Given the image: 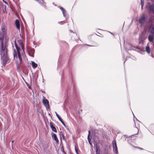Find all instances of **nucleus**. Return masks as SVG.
Here are the masks:
<instances>
[{
	"label": "nucleus",
	"mask_w": 154,
	"mask_h": 154,
	"mask_svg": "<svg viewBox=\"0 0 154 154\" xmlns=\"http://www.w3.org/2000/svg\"><path fill=\"white\" fill-rule=\"evenodd\" d=\"M91 138H91L89 137V139H88V141H89V143L90 144V145H91L92 144L91 143L90 141Z\"/></svg>",
	"instance_id": "bb28decb"
},
{
	"label": "nucleus",
	"mask_w": 154,
	"mask_h": 154,
	"mask_svg": "<svg viewBox=\"0 0 154 154\" xmlns=\"http://www.w3.org/2000/svg\"><path fill=\"white\" fill-rule=\"evenodd\" d=\"M26 85H27V86L29 88V89H31V87L30 86V85H29V84L27 82H26Z\"/></svg>",
	"instance_id": "393cba45"
},
{
	"label": "nucleus",
	"mask_w": 154,
	"mask_h": 154,
	"mask_svg": "<svg viewBox=\"0 0 154 154\" xmlns=\"http://www.w3.org/2000/svg\"><path fill=\"white\" fill-rule=\"evenodd\" d=\"M65 127L68 128L67 126L65 124V125H64Z\"/></svg>",
	"instance_id": "72a5a7b5"
},
{
	"label": "nucleus",
	"mask_w": 154,
	"mask_h": 154,
	"mask_svg": "<svg viewBox=\"0 0 154 154\" xmlns=\"http://www.w3.org/2000/svg\"><path fill=\"white\" fill-rule=\"evenodd\" d=\"M126 60H125L124 61V63H125V61H126Z\"/></svg>",
	"instance_id": "4c0bfd02"
},
{
	"label": "nucleus",
	"mask_w": 154,
	"mask_h": 154,
	"mask_svg": "<svg viewBox=\"0 0 154 154\" xmlns=\"http://www.w3.org/2000/svg\"><path fill=\"white\" fill-rule=\"evenodd\" d=\"M19 45L21 47L22 49L23 50V51H24V46L23 44L21 42V41H19Z\"/></svg>",
	"instance_id": "4468645a"
},
{
	"label": "nucleus",
	"mask_w": 154,
	"mask_h": 154,
	"mask_svg": "<svg viewBox=\"0 0 154 154\" xmlns=\"http://www.w3.org/2000/svg\"><path fill=\"white\" fill-rule=\"evenodd\" d=\"M142 0H141V5H143V6L144 3H143V2L142 1Z\"/></svg>",
	"instance_id": "cd10ccee"
},
{
	"label": "nucleus",
	"mask_w": 154,
	"mask_h": 154,
	"mask_svg": "<svg viewBox=\"0 0 154 154\" xmlns=\"http://www.w3.org/2000/svg\"><path fill=\"white\" fill-rule=\"evenodd\" d=\"M62 13H63V16L65 17H66V13L65 11H64Z\"/></svg>",
	"instance_id": "b1692460"
},
{
	"label": "nucleus",
	"mask_w": 154,
	"mask_h": 154,
	"mask_svg": "<svg viewBox=\"0 0 154 154\" xmlns=\"http://www.w3.org/2000/svg\"><path fill=\"white\" fill-rule=\"evenodd\" d=\"M146 18L144 14L142 16L139 18L138 20L141 26H143L144 25L146 22Z\"/></svg>",
	"instance_id": "7ed1b4c3"
},
{
	"label": "nucleus",
	"mask_w": 154,
	"mask_h": 154,
	"mask_svg": "<svg viewBox=\"0 0 154 154\" xmlns=\"http://www.w3.org/2000/svg\"><path fill=\"white\" fill-rule=\"evenodd\" d=\"M38 3H39L42 6L44 5V2L43 0H38Z\"/></svg>",
	"instance_id": "a211bd4d"
},
{
	"label": "nucleus",
	"mask_w": 154,
	"mask_h": 154,
	"mask_svg": "<svg viewBox=\"0 0 154 154\" xmlns=\"http://www.w3.org/2000/svg\"><path fill=\"white\" fill-rule=\"evenodd\" d=\"M14 42L15 46L16 48L17 51H20V48L19 47H18L16 41H15Z\"/></svg>",
	"instance_id": "dca6fc26"
},
{
	"label": "nucleus",
	"mask_w": 154,
	"mask_h": 154,
	"mask_svg": "<svg viewBox=\"0 0 154 154\" xmlns=\"http://www.w3.org/2000/svg\"><path fill=\"white\" fill-rule=\"evenodd\" d=\"M29 54L31 56L33 57L34 54L35 52V50L34 49L31 48H28Z\"/></svg>",
	"instance_id": "39448f33"
},
{
	"label": "nucleus",
	"mask_w": 154,
	"mask_h": 154,
	"mask_svg": "<svg viewBox=\"0 0 154 154\" xmlns=\"http://www.w3.org/2000/svg\"><path fill=\"white\" fill-rule=\"evenodd\" d=\"M137 148H138L139 149H141V150L143 149V148H140V147H137Z\"/></svg>",
	"instance_id": "2f4dec72"
},
{
	"label": "nucleus",
	"mask_w": 154,
	"mask_h": 154,
	"mask_svg": "<svg viewBox=\"0 0 154 154\" xmlns=\"http://www.w3.org/2000/svg\"><path fill=\"white\" fill-rule=\"evenodd\" d=\"M52 138L57 143L59 142V140L57 137L56 135L53 133H52Z\"/></svg>",
	"instance_id": "0eeeda50"
},
{
	"label": "nucleus",
	"mask_w": 154,
	"mask_h": 154,
	"mask_svg": "<svg viewBox=\"0 0 154 154\" xmlns=\"http://www.w3.org/2000/svg\"><path fill=\"white\" fill-rule=\"evenodd\" d=\"M21 17H22V19L23 20V21L24 22V23H25V21L24 18H23V16H21Z\"/></svg>",
	"instance_id": "c85d7f7f"
},
{
	"label": "nucleus",
	"mask_w": 154,
	"mask_h": 154,
	"mask_svg": "<svg viewBox=\"0 0 154 154\" xmlns=\"http://www.w3.org/2000/svg\"><path fill=\"white\" fill-rule=\"evenodd\" d=\"M55 113H56V116H57V118L59 119V120L62 123V124L63 125H65V124L63 122L62 119L61 118V117L56 112Z\"/></svg>",
	"instance_id": "9d476101"
},
{
	"label": "nucleus",
	"mask_w": 154,
	"mask_h": 154,
	"mask_svg": "<svg viewBox=\"0 0 154 154\" xmlns=\"http://www.w3.org/2000/svg\"><path fill=\"white\" fill-rule=\"evenodd\" d=\"M146 51L147 52L148 54L150 53V49L149 47V46H148V45H147L146 47Z\"/></svg>",
	"instance_id": "f3484780"
},
{
	"label": "nucleus",
	"mask_w": 154,
	"mask_h": 154,
	"mask_svg": "<svg viewBox=\"0 0 154 154\" xmlns=\"http://www.w3.org/2000/svg\"><path fill=\"white\" fill-rule=\"evenodd\" d=\"M60 136L61 139H63V140H65V137L64 135L61 132H60Z\"/></svg>",
	"instance_id": "6ab92c4d"
},
{
	"label": "nucleus",
	"mask_w": 154,
	"mask_h": 154,
	"mask_svg": "<svg viewBox=\"0 0 154 154\" xmlns=\"http://www.w3.org/2000/svg\"><path fill=\"white\" fill-rule=\"evenodd\" d=\"M70 31L71 32H73V31H72L71 30H70Z\"/></svg>",
	"instance_id": "c9c22d12"
},
{
	"label": "nucleus",
	"mask_w": 154,
	"mask_h": 154,
	"mask_svg": "<svg viewBox=\"0 0 154 154\" xmlns=\"http://www.w3.org/2000/svg\"><path fill=\"white\" fill-rule=\"evenodd\" d=\"M151 43H152V46H153V48H154V40H153V41H152V42H151Z\"/></svg>",
	"instance_id": "c756f323"
},
{
	"label": "nucleus",
	"mask_w": 154,
	"mask_h": 154,
	"mask_svg": "<svg viewBox=\"0 0 154 154\" xmlns=\"http://www.w3.org/2000/svg\"><path fill=\"white\" fill-rule=\"evenodd\" d=\"M110 32L111 34H112V33L110 32Z\"/></svg>",
	"instance_id": "58836bf2"
},
{
	"label": "nucleus",
	"mask_w": 154,
	"mask_h": 154,
	"mask_svg": "<svg viewBox=\"0 0 154 154\" xmlns=\"http://www.w3.org/2000/svg\"><path fill=\"white\" fill-rule=\"evenodd\" d=\"M67 129H68V130H69V128H66Z\"/></svg>",
	"instance_id": "e433bc0d"
},
{
	"label": "nucleus",
	"mask_w": 154,
	"mask_h": 154,
	"mask_svg": "<svg viewBox=\"0 0 154 154\" xmlns=\"http://www.w3.org/2000/svg\"><path fill=\"white\" fill-rule=\"evenodd\" d=\"M143 5H141V8L142 9H143Z\"/></svg>",
	"instance_id": "473e14b6"
},
{
	"label": "nucleus",
	"mask_w": 154,
	"mask_h": 154,
	"mask_svg": "<svg viewBox=\"0 0 154 154\" xmlns=\"http://www.w3.org/2000/svg\"><path fill=\"white\" fill-rule=\"evenodd\" d=\"M31 63L32 66L33 68H35L37 67V64L36 63H35L34 61H32Z\"/></svg>",
	"instance_id": "2eb2a0df"
},
{
	"label": "nucleus",
	"mask_w": 154,
	"mask_h": 154,
	"mask_svg": "<svg viewBox=\"0 0 154 154\" xmlns=\"http://www.w3.org/2000/svg\"><path fill=\"white\" fill-rule=\"evenodd\" d=\"M50 126L52 130L55 132H57V130L55 127L54 126L53 123L51 122L50 123Z\"/></svg>",
	"instance_id": "1a4fd4ad"
},
{
	"label": "nucleus",
	"mask_w": 154,
	"mask_h": 154,
	"mask_svg": "<svg viewBox=\"0 0 154 154\" xmlns=\"http://www.w3.org/2000/svg\"><path fill=\"white\" fill-rule=\"evenodd\" d=\"M149 31L150 33L154 35V25H151L149 27Z\"/></svg>",
	"instance_id": "423d86ee"
},
{
	"label": "nucleus",
	"mask_w": 154,
	"mask_h": 154,
	"mask_svg": "<svg viewBox=\"0 0 154 154\" xmlns=\"http://www.w3.org/2000/svg\"><path fill=\"white\" fill-rule=\"evenodd\" d=\"M60 9L63 12V11H65L63 9V8L61 7H60Z\"/></svg>",
	"instance_id": "a878e982"
},
{
	"label": "nucleus",
	"mask_w": 154,
	"mask_h": 154,
	"mask_svg": "<svg viewBox=\"0 0 154 154\" xmlns=\"http://www.w3.org/2000/svg\"><path fill=\"white\" fill-rule=\"evenodd\" d=\"M100 151L99 148L98 147H96V154H100Z\"/></svg>",
	"instance_id": "aec40b11"
},
{
	"label": "nucleus",
	"mask_w": 154,
	"mask_h": 154,
	"mask_svg": "<svg viewBox=\"0 0 154 154\" xmlns=\"http://www.w3.org/2000/svg\"><path fill=\"white\" fill-rule=\"evenodd\" d=\"M148 39L149 41L150 42H151L154 40V38L153 36V35L151 34H149L148 36Z\"/></svg>",
	"instance_id": "6e6552de"
},
{
	"label": "nucleus",
	"mask_w": 154,
	"mask_h": 154,
	"mask_svg": "<svg viewBox=\"0 0 154 154\" xmlns=\"http://www.w3.org/2000/svg\"><path fill=\"white\" fill-rule=\"evenodd\" d=\"M6 35V34L0 32V40L1 41L0 51L2 64L3 66H5L6 63L9 60L7 54L8 50L6 48V44L3 42L4 37Z\"/></svg>",
	"instance_id": "f257e3e1"
},
{
	"label": "nucleus",
	"mask_w": 154,
	"mask_h": 154,
	"mask_svg": "<svg viewBox=\"0 0 154 154\" xmlns=\"http://www.w3.org/2000/svg\"><path fill=\"white\" fill-rule=\"evenodd\" d=\"M13 55L14 58L16 57L18 58L19 60H20V62H21L22 61V59L21 57V54L20 52V51H17V53L15 49H14Z\"/></svg>",
	"instance_id": "f03ea898"
},
{
	"label": "nucleus",
	"mask_w": 154,
	"mask_h": 154,
	"mask_svg": "<svg viewBox=\"0 0 154 154\" xmlns=\"http://www.w3.org/2000/svg\"><path fill=\"white\" fill-rule=\"evenodd\" d=\"M15 24L16 25L17 28L19 30L20 29V24L19 20L17 19L15 20Z\"/></svg>",
	"instance_id": "9b49d317"
},
{
	"label": "nucleus",
	"mask_w": 154,
	"mask_h": 154,
	"mask_svg": "<svg viewBox=\"0 0 154 154\" xmlns=\"http://www.w3.org/2000/svg\"><path fill=\"white\" fill-rule=\"evenodd\" d=\"M1 29L2 31V33L5 34H7V32L5 31V26L4 24H2L1 26Z\"/></svg>",
	"instance_id": "f8f14e48"
},
{
	"label": "nucleus",
	"mask_w": 154,
	"mask_h": 154,
	"mask_svg": "<svg viewBox=\"0 0 154 154\" xmlns=\"http://www.w3.org/2000/svg\"><path fill=\"white\" fill-rule=\"evenodd\" d=\"M14 142V140H12V141H11V143H12H12H13Z\"/></svg>",
	"instance_id": "f704fd0d"
},
{
	"label": "nucleus",
	"mask_w": 154,
	"mask_h": 154,
	"mask_svg": "<svg viewBox=\"0 0 154 154\" xmlns=\"http://www.w3.org/2000/svg\"><path fill=\"white\" fill-rule=\"evenodd\" d=\"M112 146L113 147V151L116 154H118L117 148L116 144V141L113 140L112 142Z\"/></svg>",
	"instance_id": "20e7f679"
},
{
	"label": "nucleus",
	"mask_w": 154,
	"mask_h": 154,
	"mask_svg": "<svg viewBox=\"0 0 154 154\" xmlns=\"http://www.w3.org/2000/svg\"><path fill=\"white\" fill-rule=\"evenodd\" d=\"M61 151H62V152H64L65 154H66V153L65 152L63 148V146H62L60 149Z\"/></svg>",
	"instance_id": "4be33fe9"
},
{
	"label": "nucleus",
	"mask_w": 154,
	"mask_h": 154,
	"mask_svg": "<svg viewBox=\"0 0 154 154\" xmlns=\"http://www.w3.org/2000/svg\"><path fill=\"white\" fill-rule=\"evenodd\" d=\"M75 152L77 154H79L78 152V148H77V147L76 146V145H75Z\"/></svg>",
	"instance_id": "412c9836"
},
{
	"label": "nucleus",
	"mask_w": 154,
	"mask_h": 154,
	"mask_svg": "<svg viewBox=\"0 0 154 154\" xmlns=\"http://www.w3.org/2000/svg\"><path fill=\"white\" fill-rule=\"evenodd\" d=\"M90 133H91V131L90 130H89L88 131V139H89V137H90Z\"/></svg>",
	"instance_id": "5701e85b"
},
{
	"label": "nucleus",
	"mask_w": 154,
	"mask_h": 154,
	"mask_svg": "<svg viewBox=\"0 0 154 154\" xmlns=\"http://www.w3.org/2000/svg\"><path fill=\"white\" fill-rule=\"evenodd\" d=\"M3 1L5 3L7 4H8L7 2L6 1H4V0H3Z\"/></svg>",
	"instance_id": "7c9ffc66"
},
{
	"label": "nucleus",
	"mask_w": 154,
	"mask_h": 154,
	"mask_svg": "<svg viewBox=\"0 0 154 154\" xmlns=\"http://www.w3.org/2000/svg\"><path fill=\"white\" fill-rule=\"evenodd\" d=\"M43 103L45 106H49V102L48 100L46 99H43L42 100Z\"/></svg>",
	"instance_id": "ddd939ff"
}]
</instances>
